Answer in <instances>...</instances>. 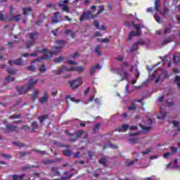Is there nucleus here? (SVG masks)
<instances>
[{"mask_svg":"<svg viewBox=\"0 0 180 180\" xmlns=\"http://www.w3.org/2000/svg\"><path fill=\"white\" fill-rule=\"evenodd\" d=\"M56 44L60 46H55L54 49L56 51H50L46 49H42L41 50L37 51V53H44V55L41 57H39L37 60V61H43V60H49V58H51L53 57V54L57 55L60 53L61 48L67 42L65 40H58L56 41Z\"/></svg>","mask_w":180,"mask_h":180,"instance_id":"nucleus-1","label":"nucleus"},{"mask_svg":"<svg viewBox=\"0 0 180 180\" xmlns=\"http://www.w3.org/2000/svg\"><path fill=\"white\" fill-rule=\"evenodd\" d=\"M90 8L92 9V11L84 12L80 18V22H84L85 20H89V19H95V18L98 16V15H101L102 12H105V7H103V6H101L100 10L98 11L96 15H94V13L96 12V6H91Z\"/></svg>","mask_w":180,"mask_h":180,"instance_id":"nucleus-2","label":"nucleus"},{"mask_svg":"<svg viewBox=\"0 0 180 180\" xmlns=\"http://www.w3.org/2000/svg\"><path fill=\"white\" fill-rule=\"evenodd\" d=\"M30 40L26 44V49H30L36 41V39L39 37L38 32H31L29 34Z\"/></svg>","mask_w":180,"mask_h":180,"instance_id":"nucleus-3","label":"nucleus"},{"mask_svg":"<svg viewBox=\"0 0 180 180\" xmlns=\"http://www.w3.org/2000/svg\"><path fill=\"white\" fill-rule=\"evenodd\" d=\"M81 77H77L75 79H73L72 81H69V86L70 88H72V89H77V88H79L81 85H82V82L81 81Z\"/></svg>","mask_w":180,"mask_h":180,"instance_id":"nucleus-4","label":"nucleus"},{"mask_svg":"<svg viewBox=\"0 0 180 180\" xmlns=\"http://www.w3.org/2000/svg\"><path fill=\"white\" fill-rule=\"evenodd\" d=\"M117 74L121 77L120 81H127V79H129V77H130L129 72L126 70H120L117 72Z\"/></svg>","mask_w":180,"mask_h":180,"instance_id":"nucleus-5","label":"nucleus"},{"mask_svg":"<svg viewBox=\"0 0 180 180\" xmlns=\"http://www.w3.org/2000/svg\"><path fill=\"white\" fill-rule=\"evenodd\" d=\"M141 29H140L139 30H136V32L132 30L130 32L129 34V37L127 39V41H129V40H131V37H139V36H141Z\"/></svg>","mask_w":180,"mask_h":180,"instance_id":"nucleus-6","label":"nucleus"},{"mask_svg":"<svg viewBox=\"0 0 180 180\" xmlns=\"http://www.w3.org/2000/svg\"><path fill=\"white\" fill-rule=\"evenodd\" d=\"M68 69L69 70H68L69 72H79V74H81V72H84V70H85L84 66H76V67L70 68Z\"/></svg>","mask_w":180,"mask_h":180,"instance_id":"nucleus-7","label":"nucleus"},{"mask_svg":"<svg viewBox=\"0 0 180 180\" xmlns=\"http://www.w3.org/2000/svg\"><path fill=\"white\" fill-rule=\"evenodd\" d=\"M148 123L149 124L148 127H146L144 125H141V127L145 133H148V131H150L151 130V125L153 124V120L151 118L148 119Z\"/></svg>","mask_w":180,"mask_h":180,"instance_id":"nucleus-8","label":"nucleus"},{"mask_svg":"<svg viewBox=\"0 0 180 180\" xmlns=\"http://www.w3.org/2000/svg\"><path fill=\"white\" fill-rule=\"evenodd\" d=\"M102 69V66H101V65L99 63L96 64L95 65H93L89 70V74L90 75H94L95 74V71H96V70H101Z\"/></svg>","mask_w":180,"mask_h":180,"instance_id":"nucleus-9","label":"nucleus"},{"mask_svg":"<svg viewBox=\"0 0 180 180\" xmlns=\"http://www.w3.org/2000/svg\"><path fill=\"white\" fill-rule=\"evenodd\" d=\"M9 63L11 65H13V64H15V65H23V63H25V60H23L22 58H20L15 60H9Z\"/></svg>","mask_w":180,"mask_h":180,"instance_id":"nucleus-10","label":"nucleus"},{"mask_svg":"<svg viewBox=\"0 0 180 180\" xmlns=\"http://www.w3.org/2000/svg\"><path fill=\"white\" fill-rule=\"evenodd\" d=\"M6 128L7 130H11V131H13L14 133H19V127L18 126L7 124Z\"/></svg>","mask_w":180,"mask_h":180,"instance_id":"nucleus-11","label":"nucleus"},{"mask_svg":"<svg viewBox=\"0 0 180 180\" xmlns=\"http://www.w3.org/2000/svg\"><path fill=\"white\" fill-rule=\"evenodd\" d=\"M68 70L69 69H68V68H67V66L63 65L61 67V68L55 70L56 75H60V74H63V72H64L65 71L69 72Z\"/></svg>","mask_w":180,"mask_h":180,"instance_id":"nucleus-12","label":"nucleus"},{"mask_svg":"<svg viewBox=\"0 0 180 180\" xmlns=\"http://www.w3.org/2000/svg\"><path fill=\"white\" fill-rule=\"evenodd\" d=\"M36 84H37V80H33V79H30L28 82V84L26 85V87L28 89V90L30 91L32 87L34 86V85H36Z\"/></svg>","mask_w":180,"mask_h":180,"instance_id":"nucleus-13","label":"nucleus"},{"mask_svg":"<svg viewBox=\"0 0 180 180\" xmlns=\"http://www.w3.org/2000/svg\"><path fill=\"white\" fill-rule=\"evenodd\" d=\"M16 89L18 90V92L19 93V95H23L29 91V89L27 87L25 88V86H22L20 88L16 87Z\"/></svg>","mask_w":180,"mask_h":180,"instance_id":"nucleus-14","label":"nucleus"},{"mask_svg":"<svg viewBox=\"0 0 180 180\" xmlns=\"http://www.w3.org/2000/svg\"><path fill=\"white\" fill-rule=\"evenodd\" d=\"M58 5L59 8H62V11H63L64 12H67L68 13L70 12V8L68 7V6L61 4V2H59Z\"/></svg>","mask_w":180,"mask_h":180,"instance_id":"nucleus-15","label":"nucleus"},{"mask_svg":"<svg viewBox=\"0 0 180 180\" xmlns=\"http://www.w3.org/2000/svg\"><path fill=\"white\" fill-rule=\"evenodd\" d=\"M11 176V179L13 180H22L23 178H25V174H22L20 176H18L17 174H12Z\"/></svg>","mask_w":180,"mask_h":180,"instance_id":"nucleus-16","label":"nucleus"},{"mask_svg":"<svg viewBox=\"0 0 180 180\" xmlns=\"http://www.w3.org/2000/svg\"><path fill=\"white\" fill-rule=\"evenodd\" d=\"M58 18H60V13H55L54 15L52 17V23H58V22H60Z\"/></svg>","mask_w":180,"mask_h":180,"instance_id":"nucleus-17","label":"nucleus"},{"mask_svg":"<svg viewBox=\"0 0 180 180\" xmlns=\"http://www.w3.org/2000/svg\"><path fill=\"white\" fill-rule=\"evenodd\" d=\"M32 131H37L39 130V124L36 121H33L31 124Z\"/></svg>","mask_w":180,"mask_h":180,"instance_id":"nucleus-18","label":"nucleus"},{"mask_svg":"<svg viewBox=\"0 0 180 180\" xmlns=\"http://www.w3.org/2000/svg\"><path fill=\"white\" fill-rule=\"evenodd\" d=\"M160 115L161 116H158V119H165L167 117V115H168V112H164V109L162 107L160 108Z\"/></svg>","mask_w":180,"mask_h":180,"instance_id":"nucleus-19","label":"nucleus"},{"mask_svg":"<svg viewBox=\"0 0 180 180\" xmlns=\"http://www.w3.org/2000/svg\"><path fill=\"white\" fill-rule=\"evenodd\" d=\"M65 34H70L72 39H75L77 34L75 32H72L71 30H66L65 31Z\"/></svg>","mask_w":180,"mask_h":180,"instance_id":"nucleus-20","label":"nucleus"},{"mask_svg":"<svg viewBox=\"0 0 180 180\" xmlns=\"http://www.w3.org/2000/svg\"><path fill=\"white\" fill-rule=\"evenodd\" d=\"M7 72L9 75H15L18 72V69H12V68L9 67L7 69Z\"/></svg>","mask_w":180,"mask_h":180,"instance_id":"nucleus-21","label":"nucleus"},{"mask_svg":"<svg viewBox=\"0 0 180 180\" xmlns=\"http://www.w3.org/2000/svg\"><path fill=\"white\" fill-rule=\"evenodd\" d=\"M49 115H41L38 117V120H39V123H43V122H46L47 119H49Z\"/></svg>","mask_w":180,"mask_h":180,"instance_id":"nucleus-22","label":"nucleus"},{"mask_svg":"<svg viewBox=\"0 0 180 180\" xmlns=\"http://www.w3.org/2000/svg\"><path fill=\"white\" fill-rule=\"evenodd\" d=\"M11 20L13 22H19L20 20H22V15L17 14L11 18Z\"/></svg>","mask_w":180,"mask_h":180,"instance_id":"nucleus-23","label":"nucleus"},{"mask_svg":"<svg viewBox=\"0 0 180 180\" xmlns=\"http://www.w3.org/2000/svg\"><path fill=\"white\" fill-rule=\"evenodd\" d=\"M65 99H66L68 106H70V103H68V99H70V101H71L72 102H80L79 100H76L75 97H71L70 96H67Z\"/></svg>","mask_w":180,"mask_h":180,"instance_id":"nucleus-24","label":"nucleus"},{"mask_svg":"<svg viewBox=\"0 0 180 180\" xmlns=\"http://www.w3.org/2000/svg\"><path fill=\"white\" fill-rule=\"evenodd\" d=\"M172 36H169L168 38L163 39L162 46H165V44H168V43H172Z\"/></svg>","mask_w":180,"mask_h":180,"instance_id":"nucleus-25","label":"nucleus"},{"mask_svg":"<svg viewBox=\"0 0 180 180\" xmlns=\"http://www.w3.org/2000/svg\"><path fill=\"white\" fill-rule=\"evenodd\" d=\"M51 171L53 172L54 176H60V172L58 171V167H51Z\"/></svg>","mask_w":180,"mask_h":180,"instance_id":"nucleus-26","label":"nucleus"},{"mask_svg":"<svg viewBox=\"0 0 180 180\" xmlns=\"http://www.w3.org/2000/svg\"><path fill=\"white\" fill-rule=\"evenodd\" d=\"M22 11H23L24 15L25 16H29V15H30V13H32V8H30V7L24 8H22Z\"/></svg>","mask_w":180,"mask_h":180,"instance_id":"nucleus-27","label":"nucleus"},{"mask_svg":"<svg viewBox=\"0 0 180 180\" xmlns=\"http://www.w3.org/2000/svg\"><path fill=\"white\" fill-rule=\"evenodd\" d=\"M128 110H129V112L133 110L136 112L137 110V105H136V103H132L131 106L128 108Z\"/></svg>","mask_w":180,"mask_h":180,"instance_id":"nucleus-28","label":"nucleus"},{"mask_svg":"<svg viewBox=\"0 0 180 180\" xmlns=\"http://www.w3.org/2000/svg\"><path fill=\"white\" fill-rule=\"evenodd\" d=\"M62 153L65 157H71V155H72V150H63Z\"/></svg>","mask_w":180,"mask_h":180,"instance_id":"nucleus-29","label":"nucleus"},{"mask_svg":"<svg viewBox=\"0 0 180 180\" xmlns=\"http://www.w3.org/2000/svg\"><path fill=\"white\" fill-rule=\"evenodd\" d=\"M38 94L39 90L34 89L33 94H32L31 99H32V101H36Z\"/></svg>","mask_w":180,"mask_h":180,"instance_id":"nucleus-30","label":"nucleus"},{"mask_svg":"<svg viewBox=\"0 0 180 180\" xmlns=\"http://www.w3.org/2000/svg\"><path fill=\"white\" fill-rule=\"evenodd\" d=\"M131 26H133L135 29V30H140V29H141V25H140V24H136V22H134V21L131 22Z\"/></svg>","mask_w":180,"mask_h":180,"instance_id":"nucleus-31","label":"nucleus"},{"mask_svg":"<svg viewBox=\"0 0 180 180\" xmlns=\"http://www.w3.org/2000/svg\"><path fill=\"white\" fill-rule=\"evenodd\" d=\"M154 7L157 12H158V11H160V0H155Z\"/></svg>","mask_w":180,"mask_h":180,"instance_id":"nucleus-32","label":"nucleus"},{"mask_svg":"<svg viewBox=\"0 0 180 180\" xmlns=\"http://www.w3.org/2000/svg\"><path fill=\"white\" fill-rule=\"evenodd\" d=\"M22 117V114H14L9 117V119H11L12 120H14L15 119H20Z\"/></svg>","mask_w":180,"mask_h":180,"instance_id":"nucleus-33","label":"nucleus"},{"mask_svg":"<svg viewBox=\"0 0 180 180\" xmlns=\"http://www.w3.org/2000/svg\"><path fill=\"white\" fill-rule=\"evenodd\" d=\"M39 72L43 74L44 72H46L47 71V68L46 67V65H41L39 68Z\"/></svg>","mask_w":180,"mask_h":180,"instance_id":"nucleus-34","label":"nucleus"},{"mask_svg":"<svg viewBox=\"0 0 180 180\" xmlns=\"http://www.w3.org/2000/svg\"><path fill=\"white\" fill-rule=\"evenodd\" d=\"M174 83L176 84L178 88L180 89V76L175 77Z\"/></svg>","mask_w":180,"mask_h":180,"instance_id":"nucleus-35","label":"nucleus"},{"mask_svg":"<svg viewBox=\"0 0 180 180\" xmlns=\"http://www.w3.org/2000/svg\"><path fill=\"white\" fill-rule=\"evenodd\" d=\"M83 134H84V130H78L75 133V137L76 139H79V137H81V136H82Z\"/></svg>","mask_w":180,"mask_h":180,"instance_id":"nucleus-36","label":"nucleus"},{"mask_svg":"<svg viewBox=\"0 0 180 180\" xmlns=\"http://www.w3.org/2000/svg\"><path fill=\"white\" fill-rule=\"evenodd\" d=\"M95 52L97 54V56H101L102 54V52H101V46L97 45L95 49Z\"/></svg>","mask_w":180,"mask_h":180,"instance_id":"nucleus-37","label":"nucleus"},{"mask_svg":"<svg viewBox=\"0 0 180 180\" xmlns=\"http://www.w3.org/2000/svg\"><path fill=\"white\" fill-rule=\"evenodd\" d=\"M99 164H102L103 167H106V162H108V160L105 158H101L98 160Z\"/></svg>","mask_w":180,"mask_h":180,"instance_id":"nucleus-38","label":"nucleus"},{"mask_svg":"<svg viewBox=\"0 0 180 180\" xmlns=\"http://www.w3.org/2000/svg\"><path fill=\"white\" fill-rule=\"evenodd\" d=\"M64 60V56H60L59 58H55L56 64H58Z\"/></svg>","mask_w":180,"mask_h":180,"instance_id":"nucleus-39","label":"nucleus"},{"mask_svg":"<svg viewBox=\"0 0 180 180\" xmlns=\"http://www.w3.org/2000/svg\"><path fill=\"white\" fill-rule=\"evenodd\" d=\"M139 138H134L128 139L129 141H130L131 144H136V143H139Z\"/></svg>","mask_w":180,"mask_h":180,"instance_id":"nucleus-40","label":"nucleus"},{"mask_svg":"<svg viewBox=\"0 0 180 180\" xmlns=\"http://www.w3.org/2000/svg\"><path fill=\"white\" fill-rule=\"evenodd\" d=\"M108 147H111V148H117V146L113 145L111 143H109L108 145H105L104 146V150H106Z\"/></svg>","mask_w":180,"mask_h":180,"instance_id":"nucleus-41","label":"nucleus"},{"mask_svg":"<svg viewBox=\"0 0 180 180\" xmlns=\"http://www.w3.org/2000/svg\"><path fill=\"white\" fill-rule=\"evenodd\" d=\"M137 47H139V45L135 42L131 49V51H137V50H139Z\"/></svg>","mask_w":180,"mask_h":180,"instance_id":"nucleus-42","label":"nucleus"},{"mask_svg":"<svg viewBox=\"0 0 180 180\" xmlns=\"http://www.w3.org/2000/svg\"><path fill=\"white\" fill-rule=\"evenodd\" d=\"M48 99L49 98L47 97H41V98H39V102H40V103H46V102H47Z\"/></svg>","mask_w":180,"mask_h":180,"instance_id":"nucleus-43","label":"nucleus"},{"mask_svg":"<svg viewBox=\"0 0 180 180\" xmlns=\"http://www.w3.org/2000/svg\"><path fill=\"white\" fill-rule=\"evenodd\" d=\"M168 12H169V9H168V8H167L166 6H165L163 8V11L162 12V15L163 16H165V15H167V13H168Z\"/></svg>","mask_w":180,"mask_h":180,"instance_id":"nucleus-44","label":"nucleus"},{"mask_svg":"<svg viewBox=\"0 0 180 180\" xmlns=\"http://www.w3.org/2000/svg\"><path fill=\"white\" fill-rule=\"evenodd\" d=\"M0 155L1 157H4V158H6L7 160H11V158H12V156L11 155L1 153Z\"/></svg>","mask_w":180,"mask_h":180,"instance_id":"nucleus-45","label":"nucleus"},{"mask_svg":"<svg viewBox=\"0 0 180 180\" xmlns=\"http://www.w3.org/2000/svg\"><path fill=\"white\" fill-rule=\"evenodd\" d=\"M67 64H70V65H78V63L71 60H68Z\"/></svg>","mask_w":180,"mask_h":180,"instance_id":"nucleus-46","label":"nucleus"},{"mask_svg":"<svg viewBox=\"0 0 180 180\" xmlns=\"http://www.w3.org/2000/svg\"><path fill=\"white\" fill-rule=\"evenodd\" d=\"M27 70H29V71H32V72H34V71H36V67L30 65L27 68Z\"/></svg>","mask_w":180,"mask_h":180,"instance_id":"nucleus-47","label":"nucleus"},{"mask_svg":"<svg viewBox=\"0 0 180 180\" xmlns=\"http://www.w3.org/2000/svg\"><path fill=\"white\" fill-rule=\"evenodd\" d=\"M9 81H11V82H15V77H11L10 76L6 77V82H9Z\"/></svg>","mask_w":180,"mask_h":180,"instance_id":"nucleus-48","label":"nucleus"},{"mask_svg":"<svg viewBox=\"0 0 180 180\" xmlns=\"http://www.w3.org/2000/svg\"><path fill=\"white\" fill-rule=\"evenodd\" d=\"M155 20H156V22L158 23H161V17H160V15L155 14Z\"/></svg>","mask_w":180,"mask_h":180,"instance_id":"nucleus-49","label":"nucleus"},{"mask_svg":"<svg viewBox=\"0 0 180 180\" xmlns=\"http://www.w3.org/2000/svg\"><path fill=\"white\" fill-rule=\"evenodd\" d=\"M74 175V174H70V175L67 176H62L60 178L61 180H67V179H71V176H72Z\"/></svg>","mask_w":180,"mask_h":180,"instance_id":"nucleus-50","label":"nucleus"},{"mask_svg":"<svg viewBox=\"0 0 180 180\" xmlns=\"http://www.w3.org/2000/svg\"><path fill=\"white\" fill-rule=\"evenodd\" d=\"M32 151H34L35 153H39V154H46V152L44 150H37V149H32Z\"/></svg>","mask_w":180,"mask_h":180,"instance_id":"nucleus-51","label":"nucleus"},{"mask_svg":"<svg viewBox=\"0 0 180 180\" xmlns=\"http://www.w3.org/2000/svg\"><path fill=\"white\" fill-rule=\"evenodd\" d=\"M122 129L123 131H126V130H127L129 129V124H123L122 125Z\"/></svg>","mask_w":180,"mask_h":180,"instance_id":"nucleus-52","label":"nucleus"},{"mask_svg":"<svg viewBox=\"0 0 180 180\" xmlns=\"http://www.w3.org/2000/svg\"><path fill=\"white\" fill-rule=\"evenodd\" d=\"M13 144L17 146V147H23L25 146V143H20L19 142H13Z\"/></svg>","mask_w":180,"mask_h":180,"instance_id":"nucleus-53","label":"nucleus"},{"mask_svg":"<svg viewBox=\"0 0 180 180\" xmlns=\"http://www.w3.org/2000/svg\"><path fill=\"white\" fill-rule=\"evenodd\" d=\"M151 153V148L148 149L146 151H142L143 155H147Z\"/></svg>","mask_w":180,"mask_h":180,"instance_id":"nucleus-54","label":"nucleus"},{"mask_svg":"<svg viewBox=\"0 0 180 180\" xmlns=\"http://www.w3.org/2000/svg\"><path fill=\"white\" fill-rule=\"evenodd\" d=\"M171 33V27H167L165 29V34H168Z\"/></svg>","mask_w":180,"mask_h":180,"instance_id":"nucleus-55","label":"nucleus"},{"mask_svg":"<svg viewBox=\"0 0 180 180\" xmlns=\"http://www.w3.org/2000/svg\"><path fill=\"white\" fill-rule=\"evenodd\" d=\"M170 150L172 151H173V153H174V154H176V153H178V148H175V146H172L170 148Z\"/></svg>","mask_w":180,"mask_h":180,"instance_id":"nucleus-56","label":"nucleus"},{"mask_svg":"<svg viewBox=\"0 0 180 180\" xmlns=\"http://www.w3.org/2000/svg\"><path fill=\"white\" fill-rule=\"evenodd\" d=\"M58 30H60V27H58L56 30H52V33L53 36H57V33H58Z\"/></svg>","mask_w":180,"mask_h":180,"instance_id":"nucleus-57","label":"nucleus"},{"mask_svg":"<svg viewBox=\"0 0 180 180\" xmlns=\"http://www.w3.org/2000/svg\"><path fill=\"white\" fill-rule=\"evenodd\" d=\"M22 130H24V131H27V130H29V129H30V127L27 125H23L21 127Z\"/></svg>","mask_w":180,"mask_h":180,"instance_id":"nucleus-58","label":"nucleus"},{"mask_svg":"<svg viewBox=\"0 0 180 180\" xmlns=\"http://www.w3.org/2000/svg\"><path fill=\"white\" fill-rule=\"evenodd\" d=\"M137 44V45H140V46H144V44H146V41H143V40H140L137 42H136Z\"/></svg>","mask_w":180,"mask_h":180,"instance_id":"nucleus-59","label":"nucleus"},{"mask_svg":"<svg viewBox=\"0 0 180 180\" xmlns=\"http://www.w3.org/2000/svg\"><path fill=\"white\" fill-rule=\"evenodd\" d=\"M94 25L96 28H97L98 30L100 29L101 27L99 26V22L98 21H96V20L94 21Z\"/></svg>","mask_w":180,"mask_h":180,"instance_id":"nucleus-60","label":"nucleus"},{"mask_svg":"<svg viewBox=\"0 0 180 180\" xmlns=\"http://www.w3.org/2000/svg\"><path fill=\"white\" fill-rule=\"evenodd\" d=\"M115 60L117 61H123V60H124V56H121V57L115 58Z\"/></svg>","mask_w":180,"mask_h":180,"instance_id":"nucleus-61","label":"nucleus"},{"mask_svg":"<svg viewBox=\"0 0 180 180\" xmlns=\"http://www.w3.org/2000/svg\"><path fill=\"white\" fill-rule=\"evenodd\" d=\"M162 76L164 77L165 78H168V72H162Z\"/></svg>","mask_w":180,"mask_h":180,"instance_id":"nucleus-62","label":"nucleus"},{"mask_svg":"<svg viewBox=\"0 0 180 180\" xmlns=\"http://www.w3.org/2000/svg\"><path fill=\"white\" fill-rule=\"evenodd\" d=\"M121 67H129V63L123 62L122 64L121 65Z\"/></svg>","mask_w":180,"mask_h":180,"instance_id":"nucleus-63","label":"nucleus"},{"mask_svg":"<svg viewBox=\"0 0 180 180\" xmlns=\"http://www.w3.org/2000/svg\"><path fill=\"white\" fill-rule=\"evenodd\" d=\"M13 43H14V42H11V41H8V48H9V49H12V47H13Z\"/></svg>","mask_w":180,"mask_h":180,"instance_id":"nucleus-64","label":"nucleus"}]
</instances>
